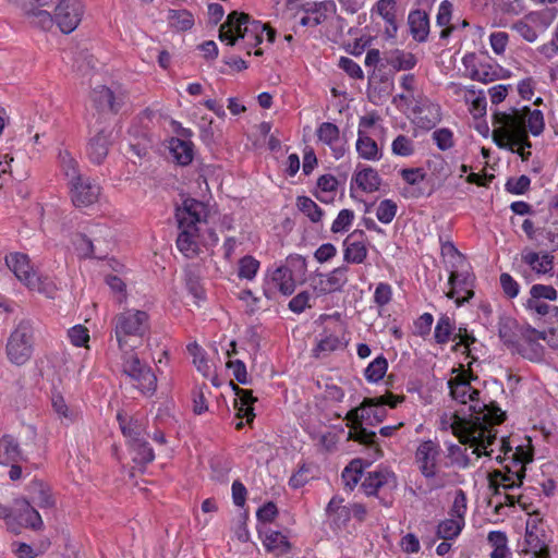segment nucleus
<instances>
[{
  "label": "nucleus",
  "mask_w": 558,
  "mask_h": 558,
  "mask_svg": "<svg viewBox=\"0 0 558 558\" xmlns=\"http://www.w3.org/2000/svg\"><path fill=\"white\" fill-rule=\"evenodd\" d=\"M472 375L462 369L449 379L451 397L462 404L469 403V418L456 416L452 433L462 444H469L477 457L490 456L488 448L496 440V426L506 418V412L495 402L481 398V392L471 386Z\"/></svg>",
  "instance_id": "obj_1"
},
{
  "label": "nucleus",
  "mask_w": 558,
  "mask_h": 558,
  "mask_svg": "<svg viewBox=\"0 0 558 558\" xmlns=\"http://www.w3.org/2000/svg\"><path fill=\"white\" fill-rule=\"evenodd\" d=\"M52 0H19V4L29 22L48 31L56 23L63 34L74 32L85 13L82 0H59L56 4L53 15L45 8L49 7Z\"/></svg>",
  "instance_id": "obj_2"
},
{
  "label": "nucleus",
  "mask_w": 558,
  "mask_h": 558,
  "mask_svg": "<svg viewBox=\"0 0 558 558\" xmlns=\"http://www.w3.org/2000/svg\"><path fill=\"white\" fill-rule=\"evenodd\" d=\"M112 326L119 350H135L149 331V315L145 311L129 308L114 316Z\"/></svg>",
  "instance_id": "obj_3"
},
{
  "label": "nucleus",
  "mask_w": 558,
  "mask_h": 558,
  "mask_svg": "<svg viewBox=\"0 0 558 558\" xmlns=\"http://www.w3.org/2000/svg\"><path fill=\"white\" fill-rule=\"evenodd\" d=\"M493 136L499 147L517 153L523 159V111L511 109L495 116Z\"/></svg>",
  "instance_id": "obj_4"
},
{
  "label": "nucleus",
  "mask_w": 558,
  "mask_h": 558,
  "mask_svg": "<svg viewBox=\"0 0 558 558\" xmlns=\"http://www.w3.org/2000/svg\"><path fill=\"white\" fill-rule=\"evenodd\" d=\"M33 349L34 323L28 318H22L7 340V357L14 365H24L32 357Z\"/></svg>",
  "instance_id": "obj_5"
},
{
  "label": "nucleus",
  "mask_w": 558,
  "mask_h": 558,
  "mask_svg": "<svg viewBox=\"0 0 558 558\" xmlns=\"http://www.w3.org/2000/svg\"><path fill=\"white\" fill-rule=\"evenodd\" d=\"M133 351H121L122 372L133 381L135 388L144 395L151 396L157 389V377L151 368L142 363Z\"/></svg>",
  "instance_id": "obj_6"
},
{
  "label": "nucleus",
  "mask_w": 558,
  "mask_h": 558,
  "mask_svg": "<svg viewBox=\"0 0 558 558\" xmlns=\"http://www.w3.org/2000/svg\"><path fill=\"white\" fill-rule=\"evenodd\" d=\"M513 458L518 461L519 469L514 472L508 471L507 474H500V482H498L496 486V496H504V501L499 500L495 506L497 512L504 505L512 507L517 502L520 504L522 497L523 449L521 446L517 447Z\"/></svg>",
  "instance_id": "obj_7"
},
{
  "label": "nucleus",
  "mask_w": 558,
  "mask_h": 558,
  "mask_svg": "<svg viewBox=\"0 0 558 558\" xmlns=\"http://www.w3.org/2000/svg\"><path fill=\"white\" fill-rule=\"evenodd\" d=\"M525 520V558H549V535L546 532L542 518L536 512H529Z\"/></svg>",
  "instance_id": "obj_8"
},
{
  "label": "nucleus",
  "mask_w": 558,
  "mask_h": 558,
  "mask_svg": "<svg viewBox=\"0 0 558 558\" xmlns=\"http://www.w3.org/2000/svg\"><path fill=\"white\" fill-rule=\"evenodd\" d=\"M208 215L207 204L192 197H185L175 209L178 227L207 229Z\"/></svg>",
  "instance_id": "obj_9"
},
{
  "label": "nucleus",
  "mask_w": 558,
  "mask_h": 558,
  "mask_svg": "<svg viewBox=\"0 0 558 558\" xmlns=\"http://www.w3.org/2000/svg\"><path fill=\"white\" fill-rule=\"evenodd\" d=\"M403 397H398L392 393H387L376 398H366L361 404L360 420L368 425L379 424L386 416V409L384 405L396 408L398 403L403 401Z\"/></svg>",
  "instance_id": "obj_10"
},
{
  "label": "nucleus",
  "mask_w": 558,
  "mask_h": 558,
  "mask_svg": "<svg viewBox=\"0 0 558 558\" xmlns=\"http://www.w3.org/2000/svg\"><path fill=\"white\" fill-rule=\"evenodd\" d=\"M12 510L16 526L10 527L11 532L19 534L22 527L31 529L33 531H40L44 527V522L39 512L27 498H15Z\"/></svg>",
  "instance_id": "obj_11"
},
{
  "label": "nucleus",
  "mask_w": 558,
  "mask_h": 558,
  "mask_svg": "<svg viewBox=\"0 0 558 558\" xmlns=\"http://www.w3.org/2000/svg\"><path fill=\"white\" fill-rule=\"evenodd\" d=\"M121 429L124 436L129 438L132 450V459L135 463L145 465L155 458L154 451L142 435V427L138 424L122 425Z\"/></svg>",
  "instance_id": "obj_12"
},
{
  "label": "nucleus",
  "mask_w": 558,
  "mask_h": 558,
  "mask_svg": "<svg viewBox=\"0 0 558 558\" xmlns=\"http://www.w3.org/2000/svg\"><path fill=\"white\" fill-rule=\"evenodd\" d=\"M179 234L177 238L178 250L187 258H195L206 246L205 228L178 227Z\"/></svg>",
  "instance_id": "obj_13"
},
{
  "label": "nucleus",
  "mask_w": 558,
  "mask_h": 558,
  "mask_svg": "<svg viewBox=\"0 0 558 558\" xmlns=\"http://www.w3.org/2000/svg\"><path fill=\"white\" fill-rule=\"evenodd\" d=\"M441 456L440 446L433 440H425L416 449L415 462L422 475L434 478L437 474V465Z\"/></svg>",
  "instance_id": "obj_14"
},
{
  "label": "nucleus",
  "mask_w": 558,
  "mask_h": 558,
  "mask_svg": "<svg viewBox=\"0 0 558 558\" xmlns=\"http://www.w3.org/2000/svg\"><path fill=\"white\" fill-rule=\"evenodd\" d=\"M475 59V54L473 53L466 54L463 58V64L465 68L469 69L472 66L470 70V76L472 80L487 84L508 77L509 72L499 65L490 63H480L476 65Z\"/></svg>",
  "instance_id": "obj_15"
},
{
  "label": "nucleus",
  "mask_w": 558,
  "mask_h": 558,
  "mask_svg": "<svg viewBox=\"0 0 558 558\" xmlns=\"http://www.w3.org/2000/svg\"><path fill=\"white\" fill-rule=\"evenodd\" d=\"M252 22L246 13L231 12L227 21L219 28V39L229 46H234L238 40L243 39V28L246 24H252Z\"/></svg>",
  "instance_id": "obj_16"
},
{
  "label": "nucleus",
  "mask_w": 558,
  "mask_h": 558,
  "mask_svg": "<svg viewBox=\"0 0 558 558\" xmlns=\"http://www.w3.org/2000/svg\"><path fill=\"white\" fill-rule=\"evenodd\" d=\"M348 267L340 266L328 274H320L313 280V289L318 295L340 291L348 281Z\"/></svg>",
  "instance_id": "obj_17"
},
{
  "label": "nucleus",
  "mask_w": 558,
  "mask_h": 558,
  "mask_svg": "<svg viewBox=\"0 0 558 558\" xmlns=\"http://www.w3.org/2000/svg\"><path fill=\"white\" fill-rule=\"evenodd\" d=\"M459 267H450L449 280L450 290L447 292V298L454 299L458 306L469 301L474 292L470 289L471 276L468 272H460Z\"/></svg>",
  "instance_id": "obj_18"
},
{
  "label": "nucleus",
  "mask_w": 558,
  "mask_h": 558,
  "mask_svg": "<svg viewBox=\"0 0 558 558\" xmlns=\"http://www.w3.org/2000/svg\"><path fill=\"white\" fill-rule=\"evenodd\" d=\"M112 128L105 125L96 130V133L89 138L87 145V155L92 162L100 165L108 155L111 145Z\"/></svg>",
  "instance_id": "obj_19"
},
{
  "label": "nucleus",
  "mask_w": 558,
  "mask_h": 558,
  "mask_svg": "<svg viewBox=\"0 0 558 558\" xmlns=\"http://www.w3.org/2000/svg\"><path fill=\"white\" fill-rule=\"evenodd\" d=\"M556 17L555 9H543L525 15V41L536 40L538 33H544Z\"/></svg>",
  "instance_id": "obj_20"
},
{
  "label": "nucleus",
  "mask_w": 558,
  "mask_h": 558,
  "mask_svg": "<svg viewBox=\"0 0 558 558\" xmlns=\"http://www.w3.org/2000/svg\"><path fill=\"white\" fill-rule=\"evenodd\" d=\"M71 185V198L75 206L85 207L97 202L100 187L88 178L74 181Z\"/></svg>",
  "instance_id": "obj_21"
},
{
  "label": "nucleus",
  "mask_w": 558,
  "mask_h": 558,
  "mask_svg": "<svg viewBox=\"0 0 558 558\" xmlns=\"http://www.w3.org/2000/svg\"><path fill=\"white\" fill-rule=\"evenodd\" d=\"M367 257L363 231H353L343 241V259L350 264H362Z\"/></svg>",
  "instance_id": "obj_22"
},
{
  "label": "nucleus",
  "mask_w": 558,
  "mask_h": 558,
  "mask_svg": "<svg viewBox=\"0 0 558 558\" xmlns=\"http://www.w3.org/2000/svg\"><path fill=\"white\" fill-rule=\"evenodd\" d=\"M5 264L25 287L34 286V282L31 280L37 272L31 265L29 257L26 254L10 253L5 256Z\"/></svg>",
  "instance_id": "obj_23"
},
{
  "label": "nucleus",
  "mask_w": 558,
  "mask_h": 558,
  "mask_svg": "<svg viewBox=\"0 0 558 558\" xmlns=\"http://www.w3.org/2000/svg\"><path fill=\"white\" fill-rule=\"evenodd\" d=\"M385 486L390 488L397 486L396 475L387 469L368 472L361 485L364 493L368 496L377 494Z\"/></svg>",
  "instance_id": "obj_24"
},
{
  "label": "nucleus",
  "mask_w": 558,
  "mask_h": 558,
  "mask_svg": "<svg viewBox=\"0 0 558 558\" xmlns=\"http://www.w3.org/2000/svg\"><path fill=\"white\" fill-rule=\"evenodd\" d=\"M28 500L41 509H52L56 507V499L50 486L41 480H33L27 486Z\"/></svg>",
  "instance_id": "obj_25"
},
{
  "label": "nucleus",
  "mask_w": 558,
  "mask_h": 558,
  "mask_svg": "<svg viewBox=\"0 0 558 558\" xmlns=\"http://www.w3.org/2000/svg\"><path fill=\"white\" fill-rule=\"evenodd\" d=\"M335 12L336 4L332 0L314 3L311 8L306 9L304 16L301 19V24L310 27L318 26Z\"/></svg>",
  "instance_id": "obj_26"
},
{
  "label": "nucleus",
  "mask_w": 558,
  "mask_h": 558,
  "mask_svg": "<svg viewBox=\"0 0 558 558\" xmlns=\"http://www.w3.org/2000/svg\"><path fill=\"white\" fill-rule=\"evenodd\" d=\"M318 141L329 146L335 158L339 159L344 155V147L340 145V130L331 122L322 123L316 131Z\"/></svg>",
  "instance_id": "obj_27"
},
{
  "label": "nucleus",
  "mask_w": 558,
  "mask_h": 558,
  "mask_svg": "<svg viewBox=\"0 0 558 558\" xmlns=\"http://www.w3.org/2000/svg\"><path fill=\"white\" fill-rule=\"evenodd\" d=\"M233 390L236 396V399L234 400V409L236 410L238 417L246 418V422L251 423L255 416L253 404L256 401V398L253 397L251 390L239 388L235 385H233Z\"/></svg>",
  "instance_id": "obj_28"
},
{
  "label": "nucleus",
  "mask_w": 558,
  "mask_h": 558,
  "mask_svg": "<svg viewBox=\"0 0 558 558\" xmlns=\"http://www.w3.org/2000/svg\"><path fill=\"white\" fill-rule=\"evenodd\" d=\"M263 544L275 556L288 554L292 547L287 535L271 529L264 531Z\"/></svg>",
  "instance_id": "obj_29"
},
{
  "label": "nucleus",
  "mask_w": 558,
  "mask_h": 558,
  "mask_svg": "<svg viewBox=\"0 0 558 558\" xmlns=\"http://www.w3.org/2000/svg\"><path fill=\"white\" fill-rule=\"evenodd\" d=\"M345 418L352 423V430L349 433V439L361 444L369 445L375 441L376 434L362 427L360 420V409H352L348 412Z\"/></svg>",
  "instance_id": "obj_30"
},
{
  "label": "nucleus",
  "mask_w": 558,
  "mask_h": 558,
  "mask_svg": "<svg viewBox=\"0 0 558 558\" xmlns=\"http://www.w3.org/2000/svg\"><path fill=\"white\" fill-rule=\"evenodd\" d=\"M169 150L172 158L181 166L191 163L194 156L193 143L181 138L172 137L169 141Z\"/></svg>",
  "instance_id": "obj_31"
},
{
  "label": "nucleus",
  "mask_w": 558,
  "mask_h": 558,
  "mask_svg": "<svg viewBox=\"0 0 558 558\" xmlns=\"http://www.w3.org/2000/svg\"><path fill=\"white\" fill-rule=\"evenodd\" d=\"M92 99L95 106L101 111L117 112L119 104L114 93L105 85L96 86L92 92Z\"/></svg>",
  "instance_id": "obj_32"
},
{
  "label": "nucleus",
  "mask_w": 558,
  "mask_h": 558,
  "mask_svg": "<svg viewBox=\"0 0 558 558\" xmlns=\"http://www.w3.org/2000/svg\"><path fill=\"white\" fill-rule=\"evenodd\" d=\"M270 282L283 295H291L295 290V280L292 271L286 266H280L272 271Z\"/></svg>",
  "instance_id": "obj_33"
},
{
  "label": "nucleus",
  "mask_w": 558,
  "mask_h": 558,
  "mask_svg": "<svg viewBox=\"0 0 558 558\" xmlns=\"http://www.w3.org/2000/svg\"><path fill=\"white\" fill-rule=\"evenodd\" d=\"M21 456L20 445L13 436L4 435L0 438V464L17 463Z\"/></svg>",
  "instance_id": "obj_34"
},
{
  "label": "nucleus",
  "mask_w": 558,
  "mask_h": 558,
  "mask_svg": "<svg viewBox=\"0 0 558 558\" xmlns=\"http://www.w3.org/2000/svg\"><path fill=\"white\" fill-rule=\"evenodd\" d=\"M519 323L509 316H505L499 322V337L508 347H515L521 336Z\"/></svg>",
  "instance_id": "obj_35"
},
{
  "label": "nucleus",
  "mask_w": 558,
  "mask_h": 558,
  "mask_svg": "<svg viewBox=\"0 0 558 558\" xmlns=\"http://www.w3.org/2000/svg\"><path fill=\"white\" fill-rule=\"evenodd\" d=\"M356 151L359 156L365 160L374 161L381 158V153L377 143L363 131L357 132Z\"/></svg>",
  "instance_id": "obj_36"
},
{
  "label": "nucleus",
  "mask_w": 558,
  "mask_h": 558,
  "mask_svg": "<svg viewBox=\"0 0 558 558\" xmlns=\"http://www.w3.org/2000/svg\"><path fill=\"white\" fill-rule=\"evenodd\" d=\"M409 26L413 38L424 41L429 33L428 15L421 10L411 12L409 14Z\"/></svg>",
  "instance_id": "obj_37"
},
{
  "label": "nucleus",
  "mask_w": 558,
  "mask_h": 558,
  "mask_svg": "<svg viewBox=\"0 0 558 558\" xmlns=\"http://www.w3.org/2000/svg\"><path fill=\"white\" fill-rule=\"evenodd\" d=\"M399 1L400 0H378L374 8V11L388 23L389 26L386 32L389 36H393L397 32L396 14Z\"/></svg>",
  "instance_id": "obj_38"
},
{
  "label": "nucleus",
  "mask_w": 558,
  "mask_h": 558,
  "mask_svg": "<svg viewBox=\"0 0 558 558\" xmlns=\"http://www.w3.org/2000/svg\"><path fill=\"white\" fill-rule=\"evenodd\" d=\"M525 264L537 275H546L554 268V256L547 252L529 253L525 255Z\"/></svg>",
  "instance_id": "obj_39"
},
{
  "label": "nucleus",
  "mask_w": 558,
  "mask_h": 558,
  "mask_svg": "<svg viewBox=\"0 0 558 558\" xmlns=\"http://www.w3.org/2000/svg\"><path fill=\"white\" fill-rule=\"evenodd\" d=\"M51 405L54 413L58 415L59 420L62 423H73L78 416V413L74 409L69 407L64 397L59 392L52 393Z\"/></svg>",
  "instance_id": "obj_40"
},
{
  "label": "nucleus",
  "mask_w": 558,
  "mask_h": 558,
  "mask_svg": "<svg viewBox=\"0 0 558 558\" xmlns=\"http://www.w3.org/2000/svg\"><path fill=\"white\" fill-rule=\"evenodd\" d=\"M266 29V25L262 24L257 21L252 22V24H246L243 28L242 37L244 41V49L247 53H251V48L259 45L263 41V34Z\"/></svg>",
  "instance_id": "obj_41"
},
{
  "label": "nucleus",
  "mask_w": 558,
  "mask_h": 558,
  "mask_svg": "<svg viewBox=\"0 0 558 558\" xmlns=\"http://www.w3.org/2000/svg\"><path fill=\"white\" fill-rule=\"evenodd\" d=\"M260 263L252 255L241 257L236 263V276L240 280L252 281L255 279Z\"/></svg>",
  "instance_id": "obj_42"
},
{
  "label": "nucleus",
  "mask_w": 558,
  "mask_h": 558,
  "mask_svg": "<svg viewBox=\"0 0 558 558\" xmlns=\"http://www.w3.org/2000/svg\"><path fill=\"white\" fill-rule=\"evenodd\" d=\"M169 26L177 32H186L194 25V16L187 10H169Z\"/></svg>",
  "instance_id": "obj_43"
},
{
  "label": "nucleus",
  "mask_w": 558,
  "mask_h": 558,
  "mask_svg": "<svg viewBox=\"0 0 558 558\" xmlns=\"http://www.w3.org/2000/svg\"><path fill=\"white\" fill-rule=\"evenodd\" d=\"M387 63L396 71L411 70L416 64V58L411 52L402 50L391 51L386 58Z\"/></svg>",
  "instance_id": "obj_44"
},
{
  "label": "nucleus",
  "mask_w": 558,
  "mask_h": 558,
  "mask_svg": "<svg viewBox=\"0 0 558 558\" xmlns=\"http://www.w3.org/2000/svg\"><path fill=\"white\" fill-rule=\"evenodd\" d=\"M355 182L360 189L369 193L377 191L380 185L378 173L372 168L359 171L355 175Z\"/></svg>",
  "instance_id": "obj_45"
},
{
  "label": "nucleus",
  "mask_w": 558,
  "mask_h": 558,
  "mask_svg": "<svg viewBox=\"0 0 558 558\" xmlns=\"http://www.w3.org/2000/svg\"><path fill=\"white\" fill-rule=\"evenodd\" d=\"M296 207L313 223H318L322 221L324 211L312 198L307 196H299L296 198Z\"/></svg>",
  "instance_id": "obj_46"
},
{
  "label": "nucleus",
  "mask_w": 558,
  "mask_h": 558,
  "mask_svg": "<svg viewBox=\"0 0 558 558\" xmlns=\"http://www.w3.org/2000/svg\"><path fill=\"white\" fill-rule=\"evenodd\" d=\"M464 525V519H457L451 517L438 524L437 535L442 539H452L457 537Z\"/></svg>",
  "instance_id": "obj_47"
},
{
  "label": "nucleus",
  "mask_w": 558,
  "mask_h": 558,
  "mask_svg": "<svg viewBox=\"0 0 558 558\" xmlns=\"http://www.w3.org/2000/svg\"><path fill=\"white\" fill-rule=\"evenodd\" d=\"M453 5L450 1L445 0L439 4L437 13V24L442 28L440 38H447L451 34L453 26L450 24Z\"/></svg>",
  "instance_id": "obj_48"
},
{
  "label": "nucleus",
  "mask_w": 558,
  "mask_h": 558,
  "mask_svg": "<svg viewBox=\"0 0 558 558\" xmlns=\"http://www.w3.org/2000/svg\"><path fill=\"white\" fill-rule=\"evenodd\" d=\"M59 161L63 173L69 178L70 184L83 177L78 171V163L75 158L68 150H62L59 154Z\"/></svg>",
  "instance_id": "obj_49"
},
{
  "label": "nucleus",
  "mask_w": 558,
  "mask_h": 558,
  "mask_svg": "<svg viewBox=\"0 0 558 558\" xmlns=\"http://www.w3.org/2000/svg\"><path fill=\"white\" fill-rule=\"evenodd\" d=\"M31 281L34 282V286H26L31 291L44 294L48 299L56 298L58 288L50 278L36 274Z\"/></svg>",
  "instance_id": "obj_50"
},
{
  "label": "nucleus",
  "mask_w": 558,
  "mask_h": 558,
  "mask_svg": "<svg viewBox=\"0 0 558 558\" xmlns=\"http://www.w3.org/2000/svg\"><path fill=\"white\" fill-rule=\"evenodd\" d=\"M488 542L494 547L490 558H508L509 549L507 547L506 534L499 531H494L488 534Z\"/></svg>",
  "instance_id": "obj_51"
},
{
  "label": "nucleus",
  "mask_w": 558,
  "mask_h": 558,
  "mask_svg": "<svg viewBox=\"0 0 558 558\" xmlns=\"http://www.w3.org/2000/svg\"><path fill=\"white\" fill-rule=\"evenodd\" d=\"M95 66L96 59L92 53L86 50H80L75 53L72 68L78 74L86 75L89 71L95 69Z\"/></svg>",
  "instance_id": "obj_52"
},
{
  "label": "nucleus",
  "mask_w": 558,
  "mask_h": 558,
  "mask_svg": "<svg viewBox=\"0 0 558 558\" xmlns=\"http://www.w3.org/2000/svg\"><path fill=\"white\" fill-rule=\"evenodd\" d=\"M544 126L543 112L538 109L530 110L525 106V130L529 129L534 136H537L543 132Z\"/></svg>",
  "instance_id": "obj_53"
},
{
  "label": "nucleus",
  "mask_w": 558,
  "mask_h": 558,
  "mask_svg": "<svg viewBox=\"0 0 558 558\" xmlns=\"http://www.w3.org/2000/svg\"><path fill=\"white\" fill-rule=\"evenodd\" d=\"M387 368V360L384 356H378L366 367L365 377L368 381L376 383L385 376Z\"/></svg>",
  "instance_id": "obj_54"
},
{
  "label": "nucleus",
  "mask_w": 558,
  "mask_h": 558,
  "mask_svg": "<svg viewBox=\"0 0 558 558\" xmlns=\"http://www.w3.org/2000/svg\"><path fill=\"white\" fill-rule=\"evenodd\" d=\"M337 186H338V181L333 175H330V174L322 175L317 181V187L320 191V193L316 195L317 198L320 202L329 203L331 201V197H329L328 195H324V194L335 192Z\"/></svg>",
  "instance_id": "obj_55"
},
{
  "label": "nucleus",
  "mask_w": 558,
  "mask_h": 558,
  "mask_svg": "<svg viewBox=\"0 0 558 558\" xmlns=\"http://www.w3.org/2000/svg\"><path fill=\"white\" fill-rule=\"evenodd\" d=\"M68 337L74 347L88 348L89 331L83 325H75L68 330Z\"/></svg>",
  "instance_id": "obj_56"
},
{
  "label": "nucleus",
  "mask_w": 558,
  "mask_h": 558,
  "mask_svg": "<svg viewBox=\"0 0 558 558\" xmlns=\"http://www.w3.org/2000/svg\"><path fill=\"white\" fill-rule=\"evenodd\" d=\"M452 330L453 327L451 319L448 316L440 317L435 327L434 337L436 342L440 344L448 342L452 333Z\"/></svg>",
  "instance_id": "obj_57"
},
{
  "label": "nucleus",
  "mask_w": 558,
  "mask_h": 558,
  "mask_svg": "<svg viewBox=\"0 0 558 558\" xmlns=\"http://www.w3.org/2000/svg\"><path fill=\"white\" fill-rule=\"evenodd\" d=\"M397 213V204L391 199H384L376 209V217L383 223L392 221Z\"/></svg>",
  "instance_id": "obj_58"
},
{
  "label": "nucleus",
  "mask_w": 558,
  "mask_h": 558,
  "mask_svg": "<svg viewBox=\"0 0 558 558\" xmlns=\"http://www.w3.org/2000/svg\"><path fill=\"white\" fill-rule=\"evenodd\" d=\"M470 96L465 97L471 102L470 111L475 118H481L486 113V98L484 95H476L473 89L468 90Z\"/></svg>",
  "instance_id": "obj_59"
},
{
  "label": "nucleus",
  "mask_w": 558,
  "mask_h": 558,
  "mask_svg": "<svg viewBox=\"0 0 558 558\" xmlns=\"http://www.w3.org/2000/svg\"><path fill=\"white\" fill-rule=\"evenodd\" d=\"M354 219V213L350 209H342L339 211L337 218L332 222L331 231L333 233L343 232L349 229Z\"/></svg>",
  "instance_id": "obj_60"
},
{
  "label": "nucleus",
  "mask_w": 558,
  "mask_h": 558,
  "mask_svg": "<svg viewBox=\"0 0 558 558\" xmlns=\"http://www.w3.org/2000/svg\"><path fill=\"white\" fill-rule=\"evenodd\" d=\"M392 153L398 156H410L414 151L413 142L405 135H399L391 145Z\"/></svg>",
  "instance_id": "obj_61"
},
{
  "label": "nucleus",
  "mask_w": 558,
  "mask_h": 558,
  "mask_svg": "<svg viewBox=\"0 0 558 558\" xmlns=\"http://www.w3.org/2000/svg\"><path fill=\"white\" fill-rule=\"evenodd\" d=\"M530 294L532 299L539 301L541 299L555 301L558 298L556 289L553 286L546 284H534L530 290Z\"/></svg>",
  "instance_id": "obj_62"
},
{
  "label": "nucleus",
  "mask_w": 558,
  "mask_h": 558,
  "mask_svg": "<svg viewBox=\"0 0 558 558\" xmlns=\"http://www.w3.org/2000/svg\"><path fill=\"white\" fill-rule=\"evenodd\" d=\"M107 284L110 287L112 292L116 293V299L119 304H122L126 300V289L123 280L117 276H108L106 279Z\"/></svg>",
  "instance_id": "obj_63"
},
{
  "label": "nucleus",
  "mask_w": 558,
  "mask_h": 558,
  "mask_svg": "<svg viewBox=\"0 0 558 558\" xmlns=\"http://www.w3.org/2000/svg\"><path fill=\"white\" fill-rule=\"evenodd\" d=\"M466 512V497L462 489L456 492L450 515L457 519H464Z\"/></svg>",
  "instance_id": "obj_64"
}]
</instances>
